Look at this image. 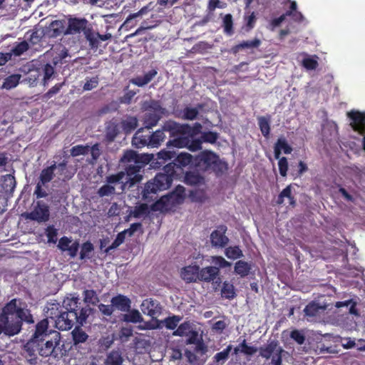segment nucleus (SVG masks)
<instances>
[{"label":"nucleus","mask_w":365,"mask_h":365,"mask_svg":"<svg viewBox=\"0 0 365 365\" xmlns=\"http://www.w3.org/2000/svg\"><path fill=\"white\" fill-rule=\"evenodd\" d=\"M21 301L12 299L2 308L0 313V335L8 336L18 334L21 329L23 322L33 324L34 318L29 309L20 306Z\"/></svg>","instance_id":"f257e3e1"},{"label":"nucleus","mask_w":365,"mask_h":365,"mask_svg":"<svg viewBox=\"0 0 365 365\" xmlns=\"http://www.w3.org/2000/svg\"><path fill=\"white\" fill-rule=\"evenodd\" d=\"M80 299L78 297H66L63 299V307L66 312H61L55 319V327L59 330L71 329L77 323L82 326L86 322L90 312L87 307L80 306Z\"/></svg>","instance_id":"f03ea898"},{"label":"nucleus","mask_w":365,"mask_h":365,"mask_svg":"<svg viewBox=\"0 0 365 365\" xmlns=\"http://www.w3.org/2000/svg\"><path fill=\"white\" fill-rule=\"evenodd\" d=\"M36 344H36V346H34L32 349L23 348L24 356L31 365H37V354L42 357L51 356L54 359L58 358L61 354V349L59 346L61 336L58 331L53 332V336L38 340Z\"/></svg>","instance_id":"7ed1b4c3"},{"label":"nucleus","mask_w":365,"mask_h":365,"mask_svg":"<svg viewBox=\"0 0 365 365\" xmlns=\"http://www.w3.org/2000/svg\"><path fill=\"white\" fill-rule=\"evenodd\" d=\"M175 167H177L175 163L165 165L163 173H157L152 180L145 185L143 191V198L145 200L148 202L153 200L158 192L167 190L171 186L176 173Z\"/></svg>","instance_id":"20e7f679"},{"label":"nucleus","mask_w":365,"mask_h":365,"mask_svg":"<svg viewBox=\"0 0 365 365\" xmlns=\"http://www.w3.org/2000/svg\"><path fill=\"white\" fill-rule=\"evenodd\" d=\"M193 168L201 173L222 175L228 169L227 163L212 150H205L194 156Z\"/></svg>","instance_id":"39448f33"},{"label":"nucleus","mask_w":365,"mask_h":365,"mask_svg":"<svg viewBox=\"0 0 365 365\" xmlns=\"http://www.w3.org/2000/svg\"><path fill=\"white\" fill-rule=\"evenodd\" d=\"M185 198V189L178 185L168 194L162 196L151 205V210L167 212L175 211L177 207L183 203Z\"/></svg>","instance_id":"423d86ee"},{"label":"nucleus","mask_w":365,"mask_h":365,"mask_svg":"<svg viewBox=\"0 0 365 365\" xmlns=\"http://www.w3.org/2000/svg\"><path fill=\"white\" fill-rule=\"evenodd\" d=\"M48 319L47 318L43 319L38 322L35 326V329L31 335L30 339L24 344V348L33 349L36 346V341L44 338L53 336V333L55 331L50 330L48 329Z\"/></svg>","instance_id":"0eeeda50"},{"label":"nucleus","mask_w":365,"mask_h":365,"mask_svg":"<svg viewBox=\"0 0 365 365\" xmlns=\"http://www.w3.org/2000/svg\"><path fill=\"white\" fill-rule=\"evenodd\" d=\"M181 148H187L190 151L195 152L202 148V140L200 139L191 140L190 137L178 136L167 143V147Z\"/></svg>","instance_id":"6e6552de"},{"label":"nucleus","mask_w":365,"mask_h":365,"mask_svg":"<svg viewBox=\"0 0 365 365\" xmlns=\"http://www.w3.org/2000/svg\"><path fill=\"white\" fill-rule=\"evenodd\" d=\"M49 207L42 200L37 201L33 210L26 215L27 219L39 223L47 222L49 220Z\"/></svg>","instance_id":"1a4fd4ad"},{"label":"nucleus","mask_w":365,"mask_h":365,"mask_svg":"<svg viewBox=\"0 0 365 365\" xmlns=\"http://www.w3.org/2000/svg\"><path fill=\"white\" fill-rule=\"evenodd\" d=\"M88 21L85 18L69 17L68 26L65 29V35L79 34L87 32Z\"/></svg>","instance_id":"9d476101"},{"label":"nucleus","mask_w":365,"mask_h":365,"mask_svg":"<svg viewBox=\"0 0 365 365\" xmlns=\"http://www.w3.org/2000/svg\"><path fill=\"white\" fill-rule=\"evenodd\" d=\"M348 116L351 119L350 123L354 131L358 132L362 135H365V113L358 110H351L348 113Z\"/></svg>","instance_id":"9b49d317"},{"label":"nucleus","mask_w":365,"mask_h":365,"mask_svg":"<svg viewBox=\"0 0 365 365\" xmlns=\"http://www.w3.org/2000/svg\"><path fill=\"white\" fill-rule=\"evenodd\" d=\"M141 311L152 318L159 316L162 312V307L160 302L152 298H148L143 301L140 304Z\"/></svg>","instance_id":"f8f14e48"},{"label":"nucleus","mask_w":365,"mask_h":365,"mask_svg":"<svg viewBox=\"0 0 365 365\" xmlns=\"http://www.w3.org/2000/svg\"><path fill=\"white\" fill-rule=\"evenodd\" d=\"M227 230L225 225H221L217 227V230L212 231L210 235V241L213 247H224L227 245L229 239L225 235Z\"/></svg>","instance_id":"ddd939ff"},{"label":"nucleus","mask_w":365,"mask_h":365,"mask_svg":"<svg viewBox=\"0 0 365 365\" xmlns=\"http://www.w3.org/2000/svg\"><path fill=\"white\" fill-rule=\"evenodd\" d=\"M220 273L219 267L208 266L202 269L200 268V281L210 282L216 280L215 283L220 285L221 283V279L219 277Z\"/></svg>","instance_id":"4468645a"},{"label":"nucleus","mask_w":365,"mask_h":365,"mask_svg":"<svg viewBox=\"0 0 365 365\" xmlns=\"http://www.w3.org/2000/svg\"><path fill=\"white\" fill-rule=\"evenodd\" d=\"M180 277L186 283L200 281V267L197 264L184 267L181 269Z\"/></svg>","instance_id":"2eb2a0df"},{"label":"nucleus","mask_w":365,"mask_h":365,"mask_svg":"<svg viewBox=\"0 0 365 365\" xmlns=\"http://www.w3.org/2000/svg\"><path fill=\"white\" fill-rule=\"evenodd\" d=\"M65 26L66 21L63 19L52 21L46 27V34L50 38H56L61 34L65 35Z\"/></svg>","instance_id":"dca6fc26"},{"label":"nucleus","mask_w":365,"mask_h":365,"mask_svg":"<svg viewBox=\"0 0 365 365\" xmlns=\"http://www.w3.org/2000/svg\"><path fill=\"white\" fill-rule=\"evenodd\" d=\"M187 128H188L187 124H180L171 120L165 121L163 125V130L169 132L172 137L185 135V129Z\"/></svg>","instance_id":"f3484780"},{"label":"nucleus","mask_w":365,"mask_h":365,"mask_svg":"<svg viewBox=\"0 0 365 365\" xmlns=\"http://www.w3.org/2000/svg\"><path fill=\"white\" fill-rule=\"evenodd\" d=\"M110 302L114 309L123 312H127L131 308V300L130 298L121 294L112 297Z\"/></svg>","instance_id":"a211bd4d"},{"label":"nucleus","mask_w":365,"mask_h":365,"mask_svg":"<svg viewBox=\"0 0 365 365\" xmlns=\"http://www.w3.org/2000/svg\"><path fill=\"white\" fill-rule=\"evenodd\" d=\"M279 349H282L278 341L272 340L267 345L259 347V356L265 359H269L273 354L278 353Z\"/></svg>","instance_id":"6ab92c4d"},{"label":"nucleus","mask_w":365,"mask_h":365,"mask_svg":"<svg viewBox=\"0 0 365 365\" xmlns=\"http://www.w3.org/2000/svg\"><path fill=\"white\" fill-rule=\"evenodd\" d=\"M282 151L284 154H290L292 152V148L285 138L279 137L274 145V158H279Z\"/></svg>","instance_id":"aec40b11"},{"label":"nucleus","mask_w":365,"mask_h":365,"mask_svg":"<svg viewBox=\"0 0 365 365\" xmlns=\"http://www.w3.org/2000/svg\"><path fill=\"white\" fill-rule=\"evenodd\" d=\"M197 171H187L184 175V182L187 185L197 186L205 182V178Z\"/></svg>","instance_id":"412c9836"},{"label":"nucleus","mask_w":365,"mask_h":365,"mask_svg":"<svg viewBox=\"0 0 365 365\" xmlns=\"http://www.w3.org/2000/svg\"><path fill=\"white\" fill-rule=\"evenodd\" d=\"M56 169V163L53 162L52 165L43 168L39 175L40 184L46 185L50 182L54 178V171Z\"/></svg>","instance_id":"4be33fe9"},{"label":"nucleus","mask_w":365,"mask_h":365,"mask_svg":"<svg viewBox=\"0 0 365 365\" xmlns=\"http://www.w3.org/2000/svg\"><path fill=\"white\" fill-rule=\"evenodd\" d=\"M124 359L122 352L119 350H112L108 353L105 359V365H123Z\"/></svg>","instance_id":"5701e85b"},{"label":"nucleus","mask_w":365,"mask_h":365,"mask_svg":"<svg viewBox=\"0 0 365 365\" xmlns=\"http://www.w3.org/2000/svg\"><path fill=\"white\" fill-rule=\"evenodd\" d=\"M257 348L247 344L246 339H243L239 346L234 348V354L242 353L247 356H252L257 351Z\"/></svg>","instance_id":"b1692460"},{"label":"nucleus","mask_w":365,"mask_h":365,"mask_svg":"<svg viewBox=\"0 0 365 365\" xmlns=\"http://www.w3.org/2000/svg\"><path fill=\"white\" fill-rule=\"evenodd\" d=\"M270 115L259 116L257 118L258 125L262 135L265 138H269L270 134Z\"/></svg>","instance_id":"393cba45"},{"label":"nucleus","mask_w":365,"mask_h":365,"mask_svg":"<svg viewBox=\"0 0 365 365\" xmlns=\"http://www.w3.org/2000/svg\"><path fill=\"white\" fill-rule=\"evenodd\" d=\"M194 156L187 153H181L177 155L175 159V163L177 167H185L191 165L193 167Z\"/></svg>","instance_id":"a878e982"},{"label":"nucleus","mask_w":365,"mask_h":365,"mask_svg":"<svg viewBox=\"0 0 365 365\" xmlns=\"http://www.w3.org/2000/svg\"><path fill=\"white\" fill-rule=\"evenodd\" d=\"M164 132L165 130L162 128V130H158L151 135H148L147 139L150 140V147L158 148L160 145L165 138Z\"/></svg>","instance_id":"bb28decb"},{"label":"nucleus","mask_w":365,"mask_h":365,"mask_svg":"<svg viewBox=\"0 0 365 365\" xmlns=\"http://www.w3.org/2000/svg\"><path fill=\"white\" fill-rule=\"evenodd\" d=\"M251 270V265L248 262L239 260L235 264V272L241 277L247 276Z\"/></svg>","instance_id":"cd10ccee"},{"label":"nucleus","mask_w":365,"mask_h":365,"mask_svg":"<svg viewBox=\"0 0 365 365\" xmlns=\"http://www.w3.org/2000/svg\"><path fill=\"white\" fill-rule=\"evenodd\" d=\"M121 127L125 133H130L138 126V119L134 116H128L121 121Z\"/></svg>","instance_id":"c85d7f7f"},{"label":"nucleus","mask_w":365,"mask_h":365,"mask_svg":"<svg viewBox=\"0 0 365 365\" xmlns=\"http://www.w3.org/2000/svg\"><path fill=\"white\" fill-rule=\"evenodd\" d=\"M119 133L118 124L110 122L106 127V139L108 142H113Z\"/></svg>","instance_id":"c756f323"},{"label":"nucleus","mask_w":365,"mask_h":365,"mask_svg":"<svg viewBox=\"0 0 365 365\" xmlns=\"http://www.w3.org/2000/svg\"><path fill=\"white\" fill-rule=\"evenodd\" d=\"M93 251L94 246L90 241H86L83 242L81 246L79 259L81 260L91 259Z\"/></svg>","instance_id":"7c9ffc66"},{"label":"nucleus","mask_w":365,"mask_h":365,"mask_svg":"<svg viewBox=\"0 0 365 365\" xmlns=\"http://www.w3.org/2000/svg\"><path fill=\"white\" fill-rule=\"evenodd\" d=\"M222 27L224 30V33L229 36H231L234 34V24H233V18L232 14H225L222 19Z\"/></svg>","instance_id":"2f4dec72"},{"label":"nucleus","mask_w":365,"mask_h":365,"mask_svg":"<svg viewBox=\"0 0 365 365\" xmlns=\"http://www.w3.org/2000/svg\"><path fill=\"white\" fill-rule=\"evenodd\" d=\"M123 317V320L125 322L140 323L143 321V318L137 309H130Z\"/></svg>","instance_id":"473e14b6"},{"label":"nucleus","mask_w":365,"mask_h":365,"mask_svg":"<svg viewBox=\"0 0 365 365\" xmlns=\"http://www.w3.org/2000/svg\"><path fill=\"white\" fill-rule=\"evenodd\" d=\"M199 110L197 108L186 106L178 116L183 120H193L197 118Z\"/></svg>","instance_id":"72a5a7b5"},{"label":"nucleus","mask_w":365,"mask_h":365,"mask_svg":"<svg viewBox=\"0 0 365 365\" xmlns=\"http://www.w3.org/2000/svg\"><path fill=\"white\" fill-rule=\"evenodd\" d=\"M161 115L156 113H148L145 115L143 125L146 128L150 129L155 126L160 120Z\"/></svg>","instance_id":"f704fd0d"},{"label":"nucleus","mask_w":365,"mask_h":365,"mask_svg":"<svg viewBox=\"0 0 365 365\" xmlns=\"http://www.w3.org/2000/svg\"><path fill=\"white\" fill-rule=\"evenodd\" d=\"M73 344L77 345L80 343L86 341L88 335L80 327H76L71 332Z\"/></svg>","instance_id":"c9c22d12"},{"label":"nucleus","mask_w":365,"mask_h":365,"mask_svg":"<svg viewBox=\"0 0 365 365\" xmlns=\"http://www.w3.org/2000/svg\"><path fill=\"white\" fill-rule=\"evenodd\" d=\"M148 137V135H143L141 134L140 130H138L133 138V145L138 148H141L145 145L150 146V140L147 139Z\"/></svg>","instance_id":"e433bc0d"},{"label":"nucleus","mask_w":365,"mask_h":365,"mask_svg":"<svg viewBox=\"0 0 365 365\" xmlns=\"http://www.w3.org/2000/svg\"><path fill=\"white\" fill-rule=\"evenodd\" d=\"M121 161L123 163H141V158L140 155L134 150H127L123 154V157L121 158Z\"/></svg>","instance_id":"4c0bfd02"},{"label":"nucleus","mask_w":365,"mask_h":365,"mask_svg":"<svg viewBox=\"0 0 365 365\" xmlns=\"http://www.w3.org/2000/svg\"><path fill=\"white\" fill-rule=\"evenodd\" d=\"M20 74H12L6 77L3 83L1 88L10 90L15 88L19 83Z\"/></svg>","instance_id":"58836bf2"},{"label":"nucleus","mask_w":365,"mask_h":365,"mask_svg":"<svg viewBox=\"0 0 365 365\" xmlns=\"http://www.w3.org/2000/svg\"><path fill=\"white\" fill-rule=\"evenodd\" d=\"M16 182L15 177L11 174L4 176L2 187L6 192L12 193L16 187Z\"/></svg>","instance_id":"ea45409f"},{"label":"nucleus","mask_w":365,"mask_h":365,"mask_svg":"<svg viewBox=\"0 0 365 365\" xmlns=\"http://www.w3.org/2000/svg\"><path fill=\"white\" fill-rule=\"evenodd\" d=\"M221 294L222 297L225 299H234L236 297L234 285L227 282H225L221 289Z\"/></svg>","instance_id":"a19ab883"},{"label":"nucleus","mask_w":365,"mask_h":365,"mask_svg":"<svg viewBox=\"0 0 365 365\" xmlns=\"http://www.w3.org/2000/svg\"><path fill=\"white\" fill-rule=\"evenodd\" d=\"M182 319V317L180 316L173 315L171 317H166L163 321V323L167 329L175 331Z\"/></svg>","instance_id":"79ce46f5"},{"label":"nucleus","mask_w":365,"mask_h":365,"mask_svg":"<svg viewBox=\"0 0 365 365\" xmlns=\"http://www.w3.org/2000/svg\"><path fill=\"white\" fill-rule=\"evenodd\" d=\"M322 309L319 303L312 301L305 307L304 312L306 316L316 317Z\"/></svg>","instance_id":"37998d69"},{"label":"nucleus","mask_w":365,"mask_h":365,"mask_svg":"<svg viewBox=\"0 0 365 365\" xmlns=\"http://www.w3.org/2000/svg\"><path fill=\"white\" fill-rule=\"evenodd\" d=\"M225 254V256L230 259H237L244 256L239 246H230L227 247Z\"/></svg>","instance_id":"c03bdc74"},{"label":"nucleus","mask_w":365,"mask_h":365,"mask_svg":"<svg viewBox=\"0 0 365 365\" xmlns=\"http://www.w3.org/2000/svg\"><path fill=\"white\" fill-rule=\"evenodd\" d=\"M150 210L151 207H149L146 203H141L135 207L132 215L134 217L139 218L143 216H147L150 213Z\"/></svg>","instance_id":"a18cd8bd"},{"label":"nucleus","mask_w":365,"mask_h":365,"mask_svg":"<svg viewBox=\"0 0 365 365\" xmlns=\"http://www.w3.org/2000/svg\"><path fill=\"white\" fill-rule=\"evenodd\" d=\"M83 297L84 302L88 304L96 305L99 302L96 292L93 289H86L83 292Z\"/></svg>","instance_id":"49530a36"},{"label":"nucleus","mask_w":365,"mask_h":365,"mask_svg":"<svg viewBox=\"0 0 365 365\" xmlns=\"http://www.w3.org/2000/svg\"><path fill=\"white\" fill-rule=\"evenodd\" d=\"M90 146L88 145H77L73 146L70 150L71 155L77 157L79 155H86L89 153Z\"/></svg>","instance_id":"de8ad7c7"},{"label":"nucleus","mask_w":365,"mask_h":365,"mask_svg":"<svg viewBox=\"0 0 365 365\" xmlns=\"http://www.w3.org/2000/svg\"><path fill=\"white\" fill-rule=\"evenodd\" d=\"M178 328L173 331V336H183L188 335L191 331V325L190 322H185L180 324Z\"/></svg>","instance_id":"09e8293b"},{"label":"nucleus","mask_w":365,"mask_h":365,"mask_svg":"<svg viewBox=\"0 0 365 365\" xmlns=\"http://www.w3.org/2000/svg\"><path fill=\"white\" fill-rule=\"evenodd\" d=\"M245 29L246 31H250L254 29L257 21V16L254 11L250 14H245L244 16Z\"/></svg>","instance_id":"8fccbe9b"},{"label":"nucleus","mask_w":365,"mask_h":365,"mask_svg":"<svg viewBox=\"0 0 365 365\" xmlns=\"http://www.w3.org/2000/svg\"><path fill=\"white\" fill-rule=\"evenodd\" d=\"M125 236L126 235L125 234V232L122 231L119 232L117 235L114 241L112 242V244L109 247H108L104 252L106 253H108L110 251L118 247L121 244L124 242Z\"/></svg>","instance_id":"3c124183"},{"label":"nucleus","mask_w":365,"mask_h":365,"mask_svg":"<svg viewBox=\"0 0 365 365\" xmlns=\"http://www.w3.org/2000/svg\"><path fill=\"white\" fill-rule=\"evenodd\" d=\"M142 168V165L140 163H129L125 167V172L128 176L130 177V179H132V177L137 178L138 173L140 172Z\"/></svg>","instance_id":"603ef678"},{"label":"nucleus","mask_w":365,"mask_h":365,"mask_svg":"<svg viewBox=\"0 0 365 365\" xmlns=\"http://www.w3.org/2000/svg\"><path fill=\"white\" fill-rule=\"evenodd\" d=\"M86 82L83 86V91H91L96 88L99 83V78L98 76L89 78H86Z\"/></svg>","instance_id":"864d4df0"},{"label":"nucleus","mask_w":365,"mask_h":365,"mask_svg":"<svg viewBox=\"0 0 365 365\" xmlns=\"http://www.w3.org/2000/svg\"><path fill=\"white\" fill-rule=\"evenodd\" d=\"M91 155V163H96L98 159L102 154V148L101 144L98 143H95L91 147H90Z\"/></svg>","instance_id":"5fc2aeb1"},{"label":"nucleus","mask_w":365,"mask_h":365,"mask_svg":"<svg viewBox=\"0 0 365 365\" xmlns=\"http://www.w3.org/2000/svg\"><path fill=\"white\" fill-rule=\"evenodd\" d=\"M187 127L185 129V134L187 135V137L192 138L193 136L201 133V130L202 126L201 123L196 122L194 123L193 126H190L187 124Z\"/></svg>","instance_id":"6e6d98bb"},{"label":"nucleus","mask_w":365,"mask_h":365,"mask_svg":"<svg viewBox=\"0 0 365 365\" xmlns=\"http://www.w3.org/2000/svg\"><path fill=\"white\" fill-rule=\"evenodd\" d=\"M29 48V43L26 41H23L14 46V48L11 49V51L15 56H19L26 52Z\"/></svg>","instance_id":"4d7b16f0"},{"label":"nucleus","mask_w":365,"mask_h":365,"mask_svg":"<svg viewBox=\"0 0 365 365\" xmlns=\"http://www.w3.org/2000/svg\"><path fill=\"white\" fill-rule=\"evenodd\" d=\"M212 263L215 264L214 267L220 268H225L231 267L232 264L227 261L225 258L221 256H213L212 257Z\"/></svg>","instance_id":"13d9d810"},{"label":"nucleus","mask_w":365,"mask_h":365,"mask_svg":"<svg viewBox=\"0 0 365 365\" xmlns=\"http://www.w3.org/2000/svg\"><path fill=\"white\" fill-rule=\"evenodd\" d=\"M277 160L279 174L282 177H286L289 168L287 158L286 157H279Z\"/></svg>","instance_id":"bf43d9fd"},{"label":"nucleus","mask_w":365,"mask_h":365,"mask_svg":"<svg viewBox=\"0 0 365 365\" xmlns=\"http://www.w3.org/2000/svg\"><path fill=\"white\" fill-rule=\"evenodd\" d=\"M85 36L86 40L89 42L91 48L93 49H97L99 46V39L98 37H95L90 29H88L87 32H85Z\"/></svg>","instance_id":"052dcab7"},{"label":"nucleus","mask_w":365,"mask_h":365,"mask_svg":"<svg viewBox=\"0 0 365 365\" xmlns=\"http://www.w3.org/2000/svg\"><path fill=\"white\" fill-rule=\"evenodd\" d=\"M46 235L48 237V242L51 243H56L57 241V230L53 225H49L46 229Z\"/></svg>","instance_id":"680f3d73"},{"label":"nucleus","mask_w":365,"mask_h":365,"mask_svg":"<svg viewBox=\"0 0 365 365\" xmlns=\"http://www.w3.org/2000/svg\"><path fill=\"white\" fill-rule=\"evenodd\" d=\"M232 345H228L223 351L217 353L214 356L215 361L217 362H220L221 361L227 360L228 359L230 352L232 350Z\"/></svg>","instance_id":"e2e57ef3"},{"label":"nucleus","mask_w":365,"mask_h":365,"mask_svg":"<svg viewBox=\"0 0 365 365\" xmlns=\"http://www.w3.org/2000/svg\"><path fill=\"white\" fill-rule=\"evenodd\" d=\"M302 66L307 70H315L319 63L315 58L307 57L302 60Z\"/></svg>","instance_id":"0e129e2a"},{"label":"nucleus","mask_w":365,"mask_h":365,"mask_svg":"<svg viewBox=\"0 0 365 365\" xmlns=\"http://www.w3.org/2000/svg\"><path fill=\"white\" fill-rule=\"evenodd\" d=\"M290 337L299 345L303 344L305 341V336L301 331L297 329L291 331Z\"/></svg>","instance_id":"69168bd1"},{"label":"nucleus","mask_w":365,"mask_h":365,"mask_svg":"<svg viewBox=\"0 0 365 365\" xmlns=\"http://www.w3.org/2000/svg\"><path fill=\"white\" fill-rule=\"evenodd\" d=\"M176 155L175 151L174 150H162L158 153V159L163 160L164 161L171 160Z\"/></svg>","instance_id":"338daca9"},{"label":"nucleus","mask_w":365,"mask_h":365,"mask_svg":"<svg viewBox=\"0 0 365 365\" xmlns=\"http://www.w3.org/2000/svg\"><path fill=\"white\" fill-rule=\"evenodd\" d=\"M115 192V187L110 185H104L98 190L100 197L108 196Z\"/></svg>","instance_id":"774afa93"}]
</instances>
